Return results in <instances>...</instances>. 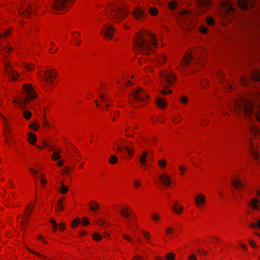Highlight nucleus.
I'll return each instance as SVG.
<instances>
[{
  "label": "nucleus",
  "instance_id": "f257e3e1",
  "mask_svg": "<svg viewBox=\"0 0 260 260\" xmlns=\"http://www.w3.org/2000/svg\"><path fill=\"white\" fill-rule=\"evenodd\" d=\"M156 45L154 36L149 32L137 35L134 42L136 50L140 53L148 55L152 52Z\"/></svg>",
  "mask_w": 260,
  "mask_h": 260
},
{
  "label": "nucleus",
  "instance_id": "f03ea898",
  "mask_svg": "<svg viewBox=\"0 0 260 260\" xmlns=\"http://www.w3.org/2000/svg\"><path fill=\"white\" fill-rule=\"evenodd\" d=\"M127 13L120 3H115L109 6L106 15L110 21L117 23L122 21Z\"/></svg>",
  "mask_w": 260,
  "mask_h": 260
},
{
  "label": "nucleus",
  "instance_id": "7ed1b4c3",
  "mask_svg": "<svg viewBox=\"0 0 260 260\" xmlns=\"http://www.w3.org/2000/svg\"><path fill=\"white\" fill-rule=\"evenodd\" d=\"M23 87L24 93L26 94L25 99H22L19 101L14 100V103L18 104L22 108H23L30 100L34 99L37 96L36 92L33 90L32 87L30 84H24Z\"/></svg>",
  "mask_w": 260,
  "mask_h": 260
},
{
  "label": "nucleus",
  "instance_id": "20e7f679",
  "mask_svg": "<svg viewBox=\"0 0 260 260\" xmlns=\"http://www.w3.org/2000/svg\"><path fill=\"white\" fill-rule=\"evenodd\" d=\"M132 96L137 102L138 101L144 102L148 98V95L141 87H138L135 91H133Z\"/></svg>",
  "mask_w": 260,
  "mask_h": 260
},
{
  "label": "nucleus",
  "instance_id": "39448f33",
  "mask_svg": "<svg viewBox=\"0 0 260 260\" xmlns=\"http://www.w3.org/2000/svg\"><path fill=\"white\" fill-rule=\"evenodd\" d=\"M160 77L162 83H167L169 84H173L176 81V78L172 73L161 72Z\"/></svg>",
  "mask_w": 260,
  "mask_h": 260
},
{
  "label": "nucleus",
  "instance_id": "423d86ee",
  "mask_svg": "<svg viewBox=\"0 0 260 260\" xmlns=\"http://www.w3.org/2000/svg\"><path fill=\"white\" fill-rule=\"evenodd\" d=\"M115 28L111 24H104L101 30V34L106 38L111 39L113 37Z\"/></svg>",
  "mask_w": 260,
  "mask_h": 260
},
{
  "label": "nucleus",
  "instance_id": "0eeeda50",
  "mask_svg": "<svg viewBox=\"0 0 260 260\" xmlns=\"http://www.w3.org/2000/svg\"><path fill=\"white\" fill-rule=\"evenodd\" d=\"M74 0H55L52 4V6L54 10H63L68 6V2H74Z\"/></svg>",
  "mask_w": 260,
  "mask_h": 260
},
{
  "label": "nucleus",
  "instance_id": "6e6552de",
  "mask_svg": "<svg viewBox=\"0 0 260 260\" xmlns=\"http://www.w3.org/2000/svg\"><path fill=\"white\" fill-rule=\"evenodd\" d=\"M180 19L184 23H188L192 19V12L190 10H184L180 14Z\"/></svg>",
  "mask_w": 260,
  "mask_h": 260
},
{
  "label": "nucleus",
  "instance_id": "1a4fd4ad",
  "mask_svg": "<svg viewBox=\"0 0 260 260\" xmlns=\"http://www.w3.org/2000/svg\"><path fill=\"white\" fill-rule=\"evenodd\" d=\"M239 7L243 10H248L253 6V0L249 2L248 0H238Z\"/></svg>",
  "mask_w": 260,
  "mask_h": 260
},
{
  "label": "nucleus",
  "instance_id": "9d476101",
  "mask_svg": "<svg viewBox=\"0 0 260 260\" xmlns=\"http://www.w3.org/2000/svg\"><path fill=\"white\" fill-rule=\"evenodd\" d=\"M197 4L202 12H205L211 4L210 0H197Z\"/></svg>",
  "mask_w": 260,
  "mask_h": 260
},
{
  "label": "nucleus",
  "instance_id": "9b49d317",
  "mask_svg": "<svg viewBox=\"0 0 260 260\" xmlns=\"http://www.w3.org/2000/svg\"><path fill=\"white\" fill-rule=\"evenodd\" d=\"M5 68L6 74L9 77V78H11L14 80H15L18 78L19 76L18 73L12 70L8 63H6Z\"/></svg>",
  "mask_w": 260,
  "mask_h": 260
},
{
  "label": "nucleus",
  "instance_id": "f8f14e48",
  "mask_svg": "<svg viewBox=\"0 0 260 260\" xmlns=\"http://www.w3.org/2000/svg\"><path fill=\"white\" fill-rule=\"evenodd\" d=\"M55 78L54 71L48 70L43 76V78L44 81L47 83L51 82L53 81V79Z\"/></svg>",
  "mask_w": 260,
  "mask_h": 260
},
{
  "label": "nucleus",
  "instance_id": "ddd939ff",
  "mask_svg": "<svg viewBox=\"0 0 260 260\" xmlns=\"http://www.w3.org/2000/svg\"><path fill=\"white\" fill-rule=\"evenodd\" d=\"M27 7L28 8H22L19 10V14L22 17H25L32 13V8L29 5H28Z\"/></svg>",
  "mask_w": 260,
  "mask_h": 260
},
{
  "label": "nucleus",
  "instance_id": "4468645a",
  "mask_svg": "<svg viewBox=\"0 0 260 260\" xmlns=\"http://www.w3.org/2000/svg\"><path fill=\"white\" fill-rule=\"evenodd\" d=\"M205 200L206 197L204 194L201 193L198 194L195 199L196 205L198 207L203 206L205 203Z\"/></svg>",
  "mask_w": 260,
  "mask_h": 260
},
{
  "label": "nucleus",
  "instance_id": "2eb2a0df",
  "mask_svg": "<svg viewBox=\"0 0 260 260\" xmlns=\"http://www.w3.org/2000/svg\"><path fill=\"white\" fill-rule=\"evenodd\" d=\"M159 179L161 183L166 186H169L172 182L170 178L166 174L161 175Z\"/></svg>",
  "mask_w": 260,
  "mask_h": 260
},
{
  "label": "nucleus",
  "instance_id": "dca6fc26",
  "mask_svg": "<svg viewBox=\"0 0 260 260\" xmlns=\"http://www.w3.org/2000/svg\"><path fill=\"white\" fill-rule=\"evenodd\" d=\"M192 60V56L190 54H187L185 56L184 58L181 61V64L182 67L185 68L188 66Z\"/></svg>",
  "mask_w": 260,
  "mask_h": 260
},
{
  "label": "nucleus",
  "instance_id": "f3484780",
  "mask_svg": "<svg viewBox=\"0 0 260 260\" xmlns=\"http://www.w3.org/2000/svg\"><path fill=\"white\" fill-rule=\"evenodd\" d=\"M147 156L148 152L146 151H143L142 154L139 156L140 161L143 166H145L147 164Z\"/></svg>",
  "mask_w": 260,
  "mask_h": 260
},
{
  "label": "nucleus",
  "instance_id": "a211bd4d",
  "mask_svg": "<svg viewBox=\"0 0 260 260\" xmlns=\"http://www.w3.org/2000/svg\"><path fill=\"white\" fill-rule=\"evenodd\" d=\"M145 15V14L143 10L140 8H136L134 12V16L137 19L144 18Z\"/></svg>",
  "mask_w": 260,
  "mask_h": 260
},
{
  "label": "nucleus",
  "instance_id": "6ab92c4d",
  "mask_svg": "<svg viewBox=\"0 0 260 260\" xmlns=\"http://www.w3.org/2000/svg\"><path fill=\"white\" fill-rule=\"evenodd\" d=\"M232 184L234 187L238 189H242L244 186L243 183L239 179H236L233 180Z\"/></svg>",
  "mask_w": 260,
  "mask_h": 260
},
{
  "label": "nucleus",
  "instance_id": "aec40b11",
  "mask_svg": "<svg viewBox=\"0 0 260 260\" xmlns=\"http://www.w3.org/2000/svg\"><path fill=\"white\" fill-rule=\"evenodd\" d=\"M132 210H128L126 208H123L119 210V212L122 216L125 218L131 219V211Z\"/></svg>",
  "mask_w": 260,
  "mask_h": 260
},
{
  "label": "nucleus",
  "instance_id": "412c9836",
  "mask_svg": "<svg viewBox=\"0 0 260 260\" xmlns=\"http://www.w3.org/2000/svg\"><path fill=\"white\" fill-rule=\"evenodd\" d=\"M28 141L30 143L34 144L37 141L36 136L34 134L29 133Z\"/></svg>",
  "mask_w": 260,
  "mask_h": 260
},
{
  "label": "nucleus",
  "instance_id": "4be33fe9",
  "mask_svg": "<svg viewBox=\"0 0 260 260\" xmlns=\"http://www.w3.org/2000/svg\"><path fill=\"white\" fill-rule=\"evenodd\" d=\"M251 76L254 81H260V73L258 71H253L251 73Z\"/></svg>",
  "mask_w": 260,
  "mask_h": 260
},
{
  "label": "nucleus",
  "instance_id": "5701e85b",
  "mask_svg": "<svg viewBox=\"0 0 260 260\" xmlns=\"http://www.w3.org/2000/svg\"><path fill=\"white\" fill-rule=\"evenodd\" d=\"M34 210V207H32L31 209L29 208V206H27L26 208L25 212L27 214V216L25 217L24 215L22 216V217L25 219L26 221H27L28 219V217L31 215V212Z\"/></svg>",
  "mask_w": 260,
  "mask_h": 260
},
{
  "label": "nucleus",
  "instance_id": "b1692460",
  "mask_svg": "<svg viewBox=\"0 0 260 260\" xmlns=\"http://www.w3.org/2000/svg\"><path fill=\"white\" fill-rule=\"evenodd\" d=\"M60 185H61L60 189V192L61 194H65L68 191V187L63 184V181L60 182Z\"/></svg>",
  "mask_w": 260,
  "mask_h": 260
},
{
  "label": "nucleus",
  "instance_id": "393cba45",
  "mask_svg": "<svg viewBox=\"0 0 260 260\" xmlns=\"http://www.w3.org/2000/svg\"><path fill=\"white\" fill-rule=\"evenodd\" d=\"M257 204H260L257 199L254 198L251 200V206L254 209H256L257 208Z\"/></svg>",
  "mask_w": 260,
  "mask_h": 260
},
{
  "label": "nucleus",
  "instance_id": "a878e982",
  "mask_svg": "<svg viewBox=\"0 0 260 260\" xmlns=\"http://www.w3.org/2000/svg\"><path fill=\"white\" fill-rule=\"evenodd\" d=\"M172 208L178 214L181 213L183 211V207L182 206L178 207L177 203L172 207Z\"/></svg>",
  "mask_w": 260,
  "mask_h": 260
},
{
  "label": "nucleus",
  "instance_id": "bb28decb",
  "mask_svg": "<svg viewBox=\"0 0 260 260\" xmlns=\"http://www.w3.org/2000/svg\"><path fill=\"white\" fill-rule=\"evenodd\" d=\"M91 203L93 204L90 205V209L91 210L95 211L99 209V205L97 203L94 201H92Z\"/></svg>",
  "mask_w": 260,
  "mask_h": 260
},
{
  "label": "nucleus",
  "instance_id": "cd10ccee",
  "mask_svg": "<svg viewBox=\"0 0 260 260\" xmlns=\"http://www.w3.org/2000/svg\"><path fill=\"white\" fill-rule=\"evenodd\" d=\"M157 104L159 107L164 108L166 106L167 104L162 99H158L157 100Z\"/></svg>",
  "mask_w": 260,
  "mask_h": 260
},
{
  "label": "nucleus",
  "instance_id": "c85d7f7f",
  "mask_svg": "<svg viewBox=\"0 0 260 260\" xmlns=\"http://www.w3.org/2000/svg\"><path fill=\"white\" fill-rule=\"evenodd\" d=\"M169 8L171 10H175L177 7V3L175 1H171L168 4Z\"/></svg>",
  "mask_w": 260,
  "mask_h": 260
},
{
  "label": "nucleus",
  "instance_id": "c756f323",
  "mask_svg": "<svg viewBox=\"0 0 260 260\" xmlns=\"http://www.w3.org/2000/svg\"><path fill=\"white\" fill-rule=\"evenodd\" d=\"M149 12L152 16H155L158 14V11L155 7H151L149 9Z\"/></svg>",
  "mask_w": 260,
  "mask_h": 260
},
{
  "label": "nucleus",
  "instance_id": "7c9ffc66",
  "mask_svg": "<svg viewBox=\"0 0 260 260\" xmlns=\"http://www.w3.org/2000/svg\"><path fill=\"white\" fill-rule=\"evenodd\" d=\"M250 131L253 135H256L260 133V130L255 125H252L250 127Z\"/></svg>",
  "mask_w": 260,
  "mask_h": 260
},
{
  "label": "nucleus",
  "instance_id": "2f4dec72",
  "mask_svg": "<svg viewBox=\"0 0 260 260\" xmlns=\"http://www.w3.org/2000/svg\"><path fill=\"white\" fill-rule=\"evenodd\" d=\"M117 161H118V158L115 155H112L110 156V158L109 160V162L112 165L116 164L117 162Z\"/></svg>",
  "mask_w": 260,
  "mask_h": 260
},
{
  "label": "nucleus",
  "instance_id": "473e14b6",
  "mask_svg": "<svg viewBox=\"0 0 260 260\" xmlns=\"http://www.w3.org/2000/svg\"><path fill=\"white\" fill-rule=\"evenodd\" d=\"M80 222V219L79 218H76L74 220H73L71 222V226L73 228H75L77 226V225Z\"/></svg>",
  "mask_w": 260,
  "mask_h": 260
},
{
  "label": "nucleus",
  "instance_id": "72a5a7b5",
  "mask_svg": "<svg viewBox=\"0 0 260 260\" xmlns=\"http://www.w3.org/2000/svg\"><path fill=\"white\" fill-rule=\"evenodd\" d=\"M23 115L26 120H28L31 116V113L28 110H25L23 112Z\"/></svg>",
  "mask_w": 260,
  "mask_h": 260
},
{
  "label": "nucleus",
  "instance_id": "f704fd0d",
  "mask_svg": "<svg viewBox=\"0 0 260 260\" xmlns=\"http://www.w3.org/2000/svg\"><path fill=\"white\" fill-rule=\"evenodd\" d=\"M249 226L253 229L258 228L260 229V219L257 220V223H251L249 224Z\"/></svg>",
  "mask_w": 260,
  "mask_h": 260
},
{
  "label": "nucleus",
  "instance_id": "c9c22d12",
  "mask_svg": "<svg viewBox=\"0 0 260 260\" xmlns=\"http://www.w3.org/2000/svg\"><path fill=\"white\" fill-rule=\"evenodd\" d=\"M42 124L44 128H47V129H49V124L45 117V115H44V119L42 121Z\"/></svg>",
  "mask_w": 260,
  "mask_h": 260
},
{
  "label": "nucleus",
  "instance_id": "e433bc0d",
  "mask_svg": "<svg viewBox=\"0 0 260 260\" xmlns=\"http://www.w3.org/2000/svg\"><path fill=\"white\" fill-rule=\"evenodd\" d=\"M206 22L209 25H212L214 23V19L211 16H209L207 18Z\"/></svg>",
  "mask_w": 260,
  "mask_h": 260
},
{
  "label": "nucleus",
  "instance_id": "4c0bfd02",
  "mask_svg": "<svg viewBox=\"0 0 260 260\" xmlns=\"http://www.w3.org/2000/svg\"><path fill=\"white\" fill-rule=\"evenodd\" d=\"M158 164L161 168H164L167 166V161L165 159H161L158 161Z\"/></svg>",
  "mask_w": 260,
  "mask_h": 260
},
{
  "label": "nucleus",
  "instance_id": "58836bf2",
  "mask_svg": "<svg viewBox=\"0 0 260 260\" xmlns=\"http://www.w3.org/2000/svg\"><path fill=\"white\" fill-rule=\"evenodd\" d=\"M175 257V254L173 253H169L166 255L167 260H174Z\"/></svg>",
  "mask_w": 260,
  "mask_h": 260
},
{
  "label": "nucleus",
  "instance_id": "ea45409f",
  "mask_svg": "<svg viewBox=\"0 0 260 260\" xmlns=\"http://www.w3.org/2000/svg\"><path fill=\"white\" fill-rule=\"evenodd\" d=\"M92 237L93 239L98 241H100L102 239V236L100 234L95 233L93 234Z\"/></svg>",
  "mask_w": 260,
  "mask_h": 260
},
{
  "label": "nucleus",
  "instance_id": "a19ab883",
  "mask_svg": "<svg viewBox=\"0 0 260 260\" xmlns=\"http://www.w3.org/2000/svg\"><path fill=\"white\" fill-rule=\"evenodd\" d=\"M97 224L98 225H99L100 226H104L105 228H106L107 226H108L109 224V223H107L105 222V221L104 220H100L97 223Z\"/></svg>",
  "mask_w": 260,
  "mask_h": 260
},
{
  "label": "nucleus",
  "instance_id": "79ce46f5",
  "mask_svg": "<svg viewBox=\"0 0 260 260\" xmlns=\"http://www.w3.org/2000/svg\"><path fill=\"white\" fill-rule=\"evenodd\" d=\"M52 158L53 160H57L60 158V155L59 154V153L58 152H55L52 156Z\"/></svg>",
  "mask_w": 260,
  "mask_h": 260
},
{
  "label": "nucleus",
  "instance_id": "37998d69",
  "mask_svg": "<svg viewBox=\"0 0 260 260\" xmlns=\"http://www.w3.org/2000/svg\"><path fill=\"white\" fill-rule=\"evenodd\" d=\"M125 150L127 151V152L129 155V156L130 157L132 156V155L134 153V150L133 149H131L130 148V147L127 146H125Z\"/></svg>",
  "mask_w": 260,
  "mask_h": 260
},
{
  "label": "nucleus",
  "instance_id": "c03bdc74",
  "mask_svg": "<svg viewBox=\"0 0 260 260\" xmlns=\"http://www.w3.org/2000/svg\"><path fill=\"white\" fill-rule=\"evenodd\" d=\"M30 128H32L34 131H37L39 128V125L37 123H35L29 125Z\"/></svg>",
  "mask_w": 260,
  "mask_h": 260
},
{
  "label": "nucleus",
  "instance_id": "a18cd8bd",
  "mask_svg": "<svg viewBox=\"0 0 260 260\" xmlns=\"http://www.w3.org/2000/svg\"><path fill=\"white\" fill-rule=\"evenodd\" d=\"M50 222H51L52 225H53V230L55 231H56V229H57V224L56 222V221H55L54 219H50Z\"/></svg>",
  "mask_w": 260,
  "mask_h": 260
},
{
  "label": "nucleus",
  "instance_id": "49530a36",
  "mask_svg": "<svg viewBox=\"0 0 260 260\" xmlns=\"http://www.w3.org/2000/svg\"><path fill=\"white\" fill-rule=\"evenodd\" d=\"M25 68L27 70L30 71L34 68V66L32 64H26L25 65Z\"/></svg>",
  "mask_w": 260,
  "mask_h": 260
},
{
  "label": "nucleus",
  "instance_id": "de8ad7c7",
  "mask_svg": "<svg viewBox=\"0 0 260 260\" xmlns=\"http://www.w3.org/2000/svg\"><path fill=\"white\" fill-rule=\"evenodd\" d=\"M166 232L168 234H173L174 232V230L171 227H168L166 229Z\"/></svg>",
  "mask_w": 260,
  "mask_h": 260
},
{
  "label": "nucleus",
  "instance_id": "09e8293b",
  "mask_svg": "<svg viewBox=\"0 0 260 260\" xmlns=\"http://www.w3.org/2000/svg\"><path fill=\"white\" fill-rule=\"evenodd\" d=\"M251 153L252 154L253 157L255 159H258V156L257 151H255L254 149L251 150Z\"/></svg>",
  "mask_w": 260,
  "mask_h": 260
},
{
  "label": "nucleus",
  "instance_id": "8fccbe9b",
  "mask_svg": "<svg viewBox=\"0 0 260 260\" xmlns=\"http://www.w3.org/2000/svg\"><path fill=\"white\" fill-rule=\"evenodd\" d=\"M64 209L62 204H56V210L58 211H62Z\"/></svg>",
  "mask_w": 260,
  "mask_h": 260
},
{
  "label": "nucleus",
  "instance_id": "3c124183",
  "mask_svg": "<svg viewBox=\"0 0 260 260\" xmlns=\"http://www.w3.org/2000/svg\"><path fill=\"white\" fill-rule=\"evenodd\" d=\"M180 101L182 103L186 104L187 102L188 99L185 96L183 95V96H181Z\"/></svg>",
  "mask_w": 260,
  "mask_h": 260
},
{
  "label": "nucleus",
  "instance_id": "603ef678",
  "mask_svg": "<svg viewBox=\"0 0 260 260\" xmlns=\"http://www.w3.org/2000/svg\"><path fill=\"white\" fill-rule=\"evenodd\" d=\"M200 31L202 33L206 34L208 31V29L206 26H202L200 28Z\"/></svg>",
  "mask_w": 260,
  "mask_h": 260
},
{
  "label": "nucleus",
  "instance_id": "864d4df0",
  "mask_svg": "<svg viewBox=\"0 0 260 260\" xmlns=\"http://www.w3.org/2000/svg\"><path fill=\"white\" fill-rule=\"evenodd\" d=\"M151 218L152 219L154 220V221H156V220L158 219L159 218V216L158 214H155V213H152V215H151Z\"/></svg>",
  "mask_w": 260,
  "mask_h": 260
},
{
  "label": "nucleus",
  "instance_id": "5fc2aeb1",
  "mask_svg": "<svg viewBox=\"0 0 260 260\" xmlns=\"http://www.w3.org/2000/svg\"><path fill=\"white\" fill-rule=\"evenodd\" d=\"M143 234L145 239H146L148 240L150 239V234L148 232H143Z\"/></svg>",
  "mask_w": 260,
  "mask_h": 260
},
{
  "label": "nucleus",
  "instance_id": "6e6d98bb",
  "mask_svg": "<svg viewBox=\"0 0 260 260\" xmlns=\"http://www.w3.org/2000/svg\"><path fill=\"white\" fill-rule=\"evenodd\" d=\"M89 220L88 219V218L87 217H84L83 219H82V223L84 225H87L89 224Z\"/></svg>",
  "mask_w": 260,
  "mask_h": 260
},
{
  "label": "nucleus",
  "instance_id": "4d7b16f0",
  "mask_svg": "<svg viewBox=\"0 0 260 260\" xmlns=\"http://www.w3.org/2000/svg\"><path fill=\"white\" fill-rule=\"evenodd\" d=\"M58 227L60 231H63L65 229V224L63 222H61L59 224Z\"/></svg>",
  "mask_w": 260,
  "mask_h": 260
},
{
  "label": "nucleus",
  "instance_id": "13d9d810",
  "mask_svg": "<svg viewBox=\"0 0 260 260\" xmlns=\"http://www.w3.org/2000/svg\"><path fill=\"white\" fill-rule=\"evenodd\" d=\"M28 250H29L30 252H32V253H34V254H36V255H37L39 256L40 258H43V257H44V256L43 255H41V254H39V253H38V252H35V251H33V250H32L31 249H28Z\"/></svg>",
  "mask_w": 260,
  "mask_h": 260
},
{
  "label": "nucleus",
  "instance_id": "bf43d9fd",
  "mask_svg": "<svg viewBox=\"0 0 260 260\" xmlns=\"http://www.w3.org/2000/svg\"><path fill=\"white\" fill-rule=\"evenodd\" d=\"M41 179L42 185H45V184L47 183L46 179L44 178L43 176H41Z\"/></svg>",
  "mask_w": 260,
  "mask_h": 260
},
{
  "label": "nucleus",
  "instance_id": "052dcab7",
  "mask_svg": "<svg viewBox=\"0 0 260 260\" xmlns=\"http://www.w3.org/2000/svg\"><path fill=\"white\" fill-rule=\"evenodd\" d=\"M123 238H124L125 240H127V241H128L131 242H133V240H132L131 238H130L128 237V235H126V234H124V235H123Z\"/></svg>",
  "mask_w": 260,
  "mask_h": 260
},
{
  "label": "nucleus",
  "instance_id": "680f3d73",
  "mask_svg": "<svg viewBox=\"0 0 260 260\" xmlns=\"http://www.w3.org/2000/svg\"><path fill=\"white\" fill-rule=\"evenodd\" d=\"M9 34H10V31L9 30H6V31H5V32H4V34L0 35V38L3 37L4 36H8V35H9Z\"/></svg>",
  "mask_w": 260,
  "mask_h": 260
},
{
  "label": "nucleus",
  "instance_id": "e2e57ef3",
  "mask_svg": "<svg viewBox=\"0 0 260 260\" xmlns=\"http://www.w3.org/2000/svg\"><path fill=\"white\" fill-rule=\"evenodd\" d=\"M116 150L119 152H122L123 151V148L122 147L120 146V145H118L117 147L116 148Z\"/></svg>",
  "mask_w": 260,
  "mask_h": 260
},
{
  "label": "nucleus",
  "instance_id": "0e129e2a",
  "mask_svg": "<svg viewBox=\"0 0 260 260\" xmlns=\"http://www.w3.org/2000/svg\"><path fill=\"white\" fill-rule=\"evenodd\" d=\"M100 97L101 99V100H102V101L104 102H106L108 100V99H106L105 98L104 95L103 94H100Z\"/></svg>",
  "mask_w": 260,
  "mask_h": 260
},
{
  "label": "nucleus",
  "instance_id": "69168bd1",
  "mask_svg": "<svg viewBox=\"0 0 260 260\" xmlns=\"http://www.w3.org/2000/svg\"><path fill=\"white\" fill-rule=\"evenodd\" d=\"M188 260H197L196 255L191 254L188 258Z\"/></svg>",
  "mask_w": 260,
  "mask_h": 260
},
{
  "label": "nucleus",
  "instance_id": "338daca9",
  "mask_svg": "<svg viewBox=\"0 0 260 260\" xmlns=\"http://www.w3.org/2000/svg\"><path fill=\"white\" fill-rule=\"evenodd\" d=\"M172 92V91L171 90H169L168 91H166L165 90H161V93H162V94H164L165 95L167 94L168 93H171Z\"/></svg>",
  "mask_w": 260,
  "mask_h": 260
},
{
  "label": "nucleus",
  "instance_id": "774afa93",
  "mask_svg": "<svg viewBox=\"0 0 260 260\" xmlns=\"http://www.w3.org/2000/svg\"><path fill=\"white\" fill-rule=\"evenodd\" d=\"M249 243L251 247H254L256 246V244H255L254 241L253 240H250L249 242Z\"/></svg>",
  "mask_w": 260,
  "mask_h": 260
}]
</instances>
